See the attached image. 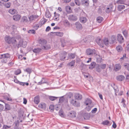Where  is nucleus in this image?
<instances>
[{
	"label": "nucleus",
	"instance_id": "obj_1",
	"mask_svg": "<svg viewBox=\"0 0 129 129\" xmlns=\"http://www.w3.org/2000/svg\"><path fill=\"white\" fill-rule=\"evenodd\" d=\"M39 45L42 49L47 50L50 49L51 47L49 45L47 44V41L43 39H40L38 41Z\"/></svg>",
	"mask_w": 129,
	"mask_h": 129
},
{
	"label": "nucleus",
	"instance_id": "obj_2",
	"mask_svg": "<svg viewBox=\"0 0 129 129\" xmlns=\"http://www.w3.org/2000/svg\"><path fill=\"white\" fill-rule=\"evenodd\" d=\"M10 55L8 53L2 54L0 57V58L1 59V62L4 63H6L7 59L10 57Z\"/></svg>",
	"mask_w": 129,
	"mask_h": 129
},
{
	"label": "nucleus",
	"instance_id": "obj_3",
	"mask_svg": "<svg viewBox=\"0 0 129 129\" xmlns=\"http://www.w3.org/2000/svg\"><path fill=\"white\" fill-rule=\"evenodd\" d=\"M5 40L6 42L8 44H10L11 43H13L16 41V40L13 38H11L8 36H6Z\"/></svg>",
	"mask_w": 129,
	"mask_h": 129
},
{
	"label": "nucleus",
	"instance_id": "obj_4",
	"mask_svg": "<svg viewBox=\"0 0 129 129\" xmlns=\"http://www.w3.org/2000/svg\"><path fill=\"white\" fill-rule=\"evenodd\" d=\"M70 102L75 106L78 107L80 106V103L73 99H71L70 101Z\"/></svg>",
	"mask_w": 129,
	"mask_h": 129
},
{
	"label": "nucleus",
	"instance_id": "obj_5",
	"mask_svg": "<svg viewBox=\"0 0 129 129\" xmlns=\"http://www.w3.org/2000/svg\"><path fill=\"white\" fill-rule=\"evenodd\" d=\"M27 44V43L26 42H24L23 40L21 39L19 41V43L18 44V47L22 46L23 47H25L26 46Z\"/></svg>",
	"mask_w": 129,
	"mask_h": 129
},
{
	"label": "nucleus",
	"instance_id": "obj_6",
	"mask_svg": "<svg viewBox=\"0 0 129 129\" xmlns=\"http://www.w3.org/2000/svg\"><path fill=\"white\" fill-rule=\"evenodd\" d=\"M86 53L88 55H92L95 53L94 49H89L86 50Z\"/></svg>",
	"mask_w": 129,
	"mask_h": 129
},
{
	"label": "nucleus",
	"instance_id": "obj_7",
	"mask_svg": "<svg viewBox=\"0 0 129 129\" xmlns=\"http://www.w3.org/2000/svg\"><path fill=\"white\" fill-rule=\"evenodd\" d=\"M96 41L97 44L101 47H103L104 45L103 41L100 38H98L96 40Z\"/></svg>",
	"mask_w": 129,
	"mask_h": 129
},
{
	"label": "nucleus",
	"instance_id": "obj_8",
	"mask_svg": "<svg viewBox=\"0 0 129 129\" xmlns=\"http://www.w3.org/2000/svg\"><path fill=\"white\" fill-rule=\"evenodd\" d=\"M68 18L70 20L75 21L77 19V17L74 15L70 14L68 16Z\"/></svg>",
	"mask_w": 129,
	"mask_h": 129
},
{
	"label": "nucleus",
	"instance_id": "obj_9",
	"mask_svg": "<svg viewBox=\"0 0 129 129\" xmlns=\"http://www.w3.org/2000/svg\"><path fill=\"white\" fill-rule=\"evenodd\" d=\"M81 3L84 6H88L89 5V0H81Z\"/></svg>",
	"mask_w": 129,
	"mask_h": 129
},
{
	"label": "nucleus",
	"instance_id": "obj_10",
	"mask_svg": "<svg viewBox=\"0 0 129 129\" xmlns=\"http://www.w3.org/2000/svg\"><path fill=\"white\" fill-rule=\"evenodd\" d=\"M117 40L120 43H122L123 41V38L121 34H118L117 36Z\"/></svg>",
	"mask_w": 129,
	"mask_h": 129
},
{
	"label": "nucleus",
	"instance_id": "obj_11",
	"mask_svg": "<svg viewBox=\"0 0 129 129\" xmlns=\"http://www.w3.org/2000/svg\"><path fill=\"white\" fill-rule=\"evenodd\" d=\"M116 41V38L115 36H112L111 39L109 40V42L110 44H112Z\"/></svg>",
	"mask_w": 129,
	"mask_h": 129
},
{
	"label": "nucleus",
	"instance_id": "obj_12",
	"mask_svg": "<svg viewBox=\"0 0 129 129\" xmlns=\"http://www.w3.org/2000/svg\"><path fill=\"white\" fill-rule=\"evenodd\" d=\"M75 99L78 100L81 99L82 98V96L79 93H75L74 96Z\"/></svg>",
	"mask_w": 129,
	"mask_h": 129
},
{
	"label": "nucleus",
	"instance_id": "obj_13",
	"mask_svg": "<svg viewBox=\"0 0 129 129\" xmlns=\"http://www.w3.org/2000/svg\"><path fill=\"white\" fill-rule=\"evenodd\" d=\"M75 25L77 29L79 30L82 29V25L79 22H76Z\"/></svg>",
	"mask_w": 129,
	"mask_h": 129
},
{
	"label": "nucleus",
	"instance_id": "obj_14",
	"mask_svg": "<svg viewBox=\"0 0 129 129\" xmlns=\"http://www.w3.org/2000/svg\"><path fill=\"white\" fill-rule=\"evenodd\" d=\"M21 18V16L18 14L15 15L13 16V18L14 20L17 21L19 20Z\"/></svg>",
	"mask_w": 129,
	"mask_h": 129
},
{
	"label": "nucleus",
	"instance_id": "obj_15",
	"mask_svg": "<svg viewBox=\"0 0 129 129\" xmlns=\"http://www.w3.org/2000/svg\"><path fill=\"white\" fill-rule=\"evenodd\" d=\"M38 17V16L35 15H32L29 16L28 17L30 21L31 22L33 20H34Z\"/></svg>",
	"mask_w": 129,
	"mask_h": 129
},
{
	"label": "nucleus",
	"instance_id": "obj_16",
	"mask_svg": "<svg viewBox=\"0 0 129 129\" xmlns=\"http://www.w3.org/2000/svg\"><path fill=\"white\" fill-rule=\"evenodd\" d=\"M67 53L66 52H64L62 54H61L60 57V60L61 61H63L67 56Z\"/></svg>",
	"mask_w": 129,
	"mask_h": 129
},
{
	"label": "nucleus",
	"instance_id": "obj_17",
	"mask_svg": "<svg viewBox=\"0 0 129 129\" xmlns=\"http://www.w3.org/2000/svg\"><path fill=\"white\" fill-rule=\"evenodd\" d=\"M10 95L7 94L4 96V98L6 100L9 101H12V99L10 97Z\"/></svg>",
	"mask_w": 129,
	"mask_h": 129
},
{
	"label": "nucleus",
	"instance_id": "obj_18",
	"mask_svg": "<svg viewBox=\"0 0 129 129\" xmlns=\"http://www.w3.org/2000/svg\"><path fill=\"white\" fill-rule=\"evenodd\" d=\"M80 20L81 23H84L87 22V20L85 17H80Z\"/></svg>",
	"mask_w": 129,
	"mask_h": 129
},
{
	"label": "nucleus",
	"instance_id": "obj_19",
	"mask_svg": "<svg viewBox=\"0 0 129 129\" xmlns=\"http://www.w3.org/2000/svg\"><path fill=\"white\" fill-rule=\"evenodd\" d=\"M121 68V65L119 64H116L115 66L114 69L115 71H117L120 70Z\"/></svg>",
	"mask_w": 129,
	"mask_h": 129
},
{
	"label": "nucleus",
	"instance_id": "obj_20",
	"mask_svg": "<svg viewBox=\"0 0 129 129\" xmlns=\"http://www.w3.org/2000/svg\"><path fill=\"white\" fill-rule=\"evenodd\" d=\"M76 115V113L74 111H71L68 114V115L72 118L75 117Z\"/></svg>",
	"mask_w": 129,
	"mask_h": 129
},
{
	"label": "nucleus",
	"instance_id": "obj_21",
	"mask_svg": "<svg viewBox=\"0 0 129 129\" xmlns=\"http://www.w3.org/2000/svg\"><path fill=\"white\" fill-rule=\"evenodd\" d=\"M125 78L124 77L123 75H120L116 77L117 80L119 81H121L124 80Z\"/></svg>",
	"mask_w": 129,
	"mask_h": 129
},
{
	"label": "nucleus",
	"instance_id": "obj_22",
	"mask_svg": "<svg viewBox=\"0 0 129 129\" xmlns=\"http://www.w3.org/2000/svg\"><path fill=\"white\" fill-rule=\"evenodd\" d=\"M51 33L54 34L55 35L58 36L60 37H62L63 35V33L62 32H52Z\"/></svg>",
	"mask_w": 129,
	"mask_h": 129
},
{
	"label": "nucleus",
	"instance_id": "obj_23",
	"mask_svg": "<svg viewBox=\"0 0 129 129\" xmlns=\"http://www.w3.org/2000/svg\"><path fill=\"white\" fill-rule=\"evenodd\" d=\"M76 55L75 53H71L68 54V58L69 59H74L76 57Z\"/></svg>",
	"mask_w": 129,
	"mask_h": 129
},
{
	"label": "nucleus",
	"instance_id": "obj_24",
	"mask_svg": "<svg viewBox=\"0 0 129 129\" xmlns=\"http://www.w3.org/2000/svg\"><path fill=\"white\" fill-rule=\"evenodd\" d=\"M34 102L35 103L38 104L39 102V96H35L34 99Z\"/></svg>",
	"mask_w": 129,
	"mask_h": 129
},
{
	"label": "nucleus",
	"instance_id": "obj_25",
	"mask_svg": "<svg viewBox=\"0 0 129 129\" xmlns=\"http://www.w3.org/2000/svg\"><path fill=\"white\" fill-rule=\"evenodd\" d=\"M63 22L64 25L66 26H69L70 25V23L67 20H65L63 21Z\"/></svg>",
	"mask_w": 129,
	"mask_h": 129
},
{
	"label": "nucleus",
	"instance_id": "obj_26",
	"mask_svg": "<svg viewBox=\"0 0 129 129\" xmlns=\"http://www.w3.org/2000/svg\"><path fill=\"white\" fill-rule=\"evenodd\" d=\"M47 82L46 81L44 78H42L41 81L37 83L38 85H41L42 84L47 83Z\"/></svg>",
	"mask_w": 129,
	"mask_h": 129
},
{
	"label": "nucleus",
	"instance_id": "obj_27",
	"mask_svg": "<svg viewBox=\"0 0 129 129\" xmlns=\"http://www.w3.org/2000/svg\"><path fill=\"white\" fill-rule=\"evenodd\" d=\"M41 109H45L46 108V105L44 103H41L38 106Z\"/></svg>",
	"mask_w": 129,
	"mask_h": 129
},
{
	"label": "nucleus",
	"instance_id": "obj_28",
	"mask_svg": "<svg viewBox=\"0 0 129 129\" xmlns=\"http://www.w3.org/2000/svg\"><path fill=\"white\" fill-rule=\"evenodd\" d=\"M21 22H27L28 21L27 18L26 16L23 17L21 19Z\"/></svg>",
	"mask_w": 129,
	"mask_h": 129
},
{
	"label": "nucleus",
	"instance_id": "obj_29",
	"mask_svg": "<svg viewBox=\"0 0 129 129\" xmlns=\"http://www.w3.org/2000/svg\"><path fill=\"white\" fill-rule=\"evenodd\" d=\"M91 103V100L89 99H87L84 102V104L86 105L90 104Z\"/></svg>",
	"mask_w": 129,
	"mask_h": 129
},
{
	"label": "nucleus",
	"instance_id": "obj_30",
	"mask_svg": "<svg viewBox=\"0 0 129 129\" xmlns=\"http://www.w3.org/2000/svg\"><path fill=\"white\" fill-rule=\"evenodd\" d=\"M109 43V41L108 39L107 38L104 39L103 41V43H104L106 46L108 45Z\"/></svg>",
	"mask_w": 129,
	"mask_h": 129
},
{
	"label": "nucleus",
	"instance_id": "obj_31",
	"mask_svg": "<svg viewBox=\"0 0 129 129\" xmlns=\"http://www.w3.org/2000/svg\"><path fill=\"white\" fill-rule=\"evenodd\" d=\"M103 18L101 16L98 17L96 18L97 21L99 23H101L103 20Z\"/></svg>",
	"mask_w": 129,
	"mask_h": 129
},
{
	"label": "nucleus",
	"instance_id": "obj_32",
	"mask_svg": "<svg viewBox=\"0 0 129 129\" xmlns=\"http://www.w3.org/2000/svg\"><path fill=\"white\" fill-rule=\"evenodd\" d=\"M110 8H108L106 10V12L107 13H109L111 11L113 7L112 5H111Z\"/></svg>",
	"mask_w": 129,
	"mask_h": 129
},
{
	"label": "nucleus",
	"instance_id": "obj_33",
	"mask_svg": "<svg viewBox=\"0 0 129 129\" xmlns=\"http://www.w3.org/2000/svg\"><path fill=\"white\" fill-rule=\"evenodd\" d=\"M41 49L39 48H35L33 50V52L35 53H38L41 51Z\"/></svg>",
	"mask_w": 129,
	"mask_h": 129
},
{
	"label": "nucleus",
	"instance_id": "obj_34",
	"mask_svg": "<svg viewBox=\"0 0 129 129\" xmlns=\"http://www.w3.org/2000/svg\"><path fill=\"white\" fill-rule=\"evenodd\" d=\"M66 11L69 13H70L72 11L71 7L69 6H67L66 7Z\"/></svg>",
	"mask_w": 129,
	"mask_h": 129
},
{
	"label": "nucleus",
	"instance_id": "obj_35",
	"mask_svg": "<svg viewBox=\"0 0 129 129\" xmlns=\"http://www.w3.org/2000/svg\"><path fill=\"white\" fill-rule=\"evenodd\" d=\"M96 64L94 62H92L89 66V68L90 69H92L94 68Z\"/></svg>",
	"mask_w": 129,
	"mask_h": 129
},
{
	"label": "nucleus",
	"instance_id": "obj_36",
	"mask_svg": "<svg viewBox=\"0 0 129 129\" xmlns=\"http://www.w3.org/2000/svg\"><path fill=\"white\" fill-rule=\"evenodd\" d=\"M11 109V107L10 105L8 104H5V110L8 111L9 110Z\"/></svg>",
	"mask_w": 129,
	"mask_h": 129
},
{
	"label": "nucleus",
	"instance_id": "obj_37",
	"mask_svg": "<svg viewBox=\"0 0 129 129\" xmlns=\"http://www.w3.org/2000/svg\"><path fill=\"white\" fill-rule=\"evenodd\" d=\"M116 49L118 52H120L122 50V47L120 46H118L116 47Z\"/></svg>",
	"mask_w": 129,
	"mask_h": 129
},
{
	"label": "nucleus",
	"instance_id": "obj_38",
	"mask_svg": "<svg viewBox=\"0 0 129 129\" xmlns=\"http://www.w3.org/2000/svg\"><path fill=\"white\" fill-rule=\"evenodd\" d=\"M102 124L104 125H110V122L107 120L103 121L102 122Z\"/></svg>",
	"mask_w": 129,
	"mask_h": 129
},
{
	"label": "nucleus",
	"instance_id": "obj_39",
	"mask_svg": "<svg viewBox=\"0 0 129 129\" xmlns=\"http://www.w3.org/2000/svg\"><path fill=\"white\" fill-rule=\"evenodd\" d=\"M123 66L125 68L129 71V64L127 63H124L123 64Z\"/></svg>",
	"mask_w": 129,
	"mask_h": 129
},
{
	"label": "nucleus",
	"instance_id": "obj_40",
	"mask_svg": "<svg viewBox=\"0 0 129 129\" xmlns=\"http://www.w3.org/2000/svg\"><path fill=\"white\" fill-rule=\"evenodd\" d=\"M125 6L123 5H119L118 6V9L120 11L124 9Z\"/></svg>",
	"mask_w": 129,
	"mask_h": 129
},
{
	"label": "nucleus",
	"instance_id": "obj_41",
	"mask_svg": "<svg viewBox=\"0 0 129 129\" xmlns=\"http://www.w3.org/2000/svg\"><path fill=\"white\" fill-rule=\"evenodd\" d=\"M75 63V60H73L70 62L69 63L68 65L69 66L71 67L74 66Z\"/></svg>",
	"mask_w": 129,
	"mask_h": 129
},
{
	"label": "nucleus",
	"instance_id": "obj_42",
	"mask_svg": "<svg viewBox=\"0 0 129 129\" xmlns=\"http://www.w3.org/2000/svg\"><path fill=\"white\" fill-rule=\"evenodd\" d=\"M125 2V0H118L117 1L116 3L118 4H124Z\"/></svg>",
	"mask_w": 129,
	"mask_h": 129
},
{
	"label": "nucleus",
	"instance_id": "obj_43",
	"mask_svg": "<svg viewBox=\"0 0 129 129\" xmlns=\"http://www.w3.org/2000/svg\"><path fill=\"white\" fill-rule=\"evenodd\" d=\"M21 73V70L18 69L15 72V74L16 75H18Z\"/></svg>",
	"mask_w": 129,
	"mask_h": 129
},
{
	"label": "nucleus",
	"instance_id": "obj_44",
	"mask_svg": "<svg viewBox=\"0 0 129 129\" xmlns=\"http://www.w3.org/2000/svg\"><path fill=\"white\" fill-rule=\"evenodd\" d=\"M57 98V97H56L50 96L49 97V99H50V100L52 101H53L56 100Z\"/></svg>",
	"mask_w": 129,
	"mask_h": 129
},
{
	"label": "nucleus",
	"instance_id": "obj_45",
	"mask_svg": "<svg viewBox=\"0 0 129 129\" xmlns=\"http://www.w3.org/2000/svg\"><path fill=\"white\" fill-rule=\"evenodd\" d=\"M19 122L18 120L15 121L14 123V124L15 126V127H17L19 125Z\"/></svg>",
	"mask_w": 129,
	"mask_h": 129
},
{
	"label": "nucleus",
	"instance_id": "obj_46",
	"mask_svg": "<svg viewBox=\"0 0 129 129\" xmlns=\"http://www.w3.org/2000/svg\"><path fill=\"white\" fill-rule=\"evenodd\" d=\"M16 10L15 9H11L9 11V13L12 14H13L15 13Z\"/></svg>",
	"mask_w": 129,
	"mask_h": 129
},
{
	"label": "nucleus",
	"instance_id": "obj_47",
	"mask_svg": "<svg viewBox=\"0 0 129 129\" xmlns=\"http://www.w3.org/2000/svg\"><path fill=\"white\" fill-rule=\"evenodd\" d=\"M24 71L29 74H30L31 71V69L29 68L26 69Z\"/></svg>",
	"mask_w": 129,
	"mask_h": 129
},
{
	"label": "nucleus",
	"instance_id": "obj_48",
	"mask_svg": "<svg viewBox=\"0 0 129 129\" xmlns=\"http://www.w3.org/2000/svg\"><path fill=\"white\" fill-rule=\"evenodd\" d=\"M59 115L61 117H63L64 115L63 113V112L62 110H59Z\"/></svg>",
	"mask_w": 129,
	"mask_h": 129
},
{
	"label": "nucleus",
	"instance_id": "obj_49",
	"mask_svg": "<svg viewBox=\"0 0 129 129\" xmlns=\"http://www.w3.org/2000/svg\"><path fill=\"white\" fill-rule=\"evenodd\" d=\"M27 32L28 33L33 34H34L35 33V31L34 30H29Z\"/></svg>",
	"mask_w": 129,
	"mask_h": 129
},
{
	"label": "nucleus",
	"instance_id": "obj_50",
	"mask_svg": "<svg viewBox=\"0 0 129 129\" xmlns=\"http://www.w3.org/2000/svg\"><path fill=\"white\" fill-rule=\"evenodd\" d=\"M100 66V67L101 68V69H105L106 67V64H103Z\"/></svg>",
	"mask_w": 129,
	"mask_h": 129
},
{
	"label": "nucleus",
	"instance_id": "obj_51",
	"mask_svg": "<svg viewBox=\"0 0 129 129\" xmlns=\"http://www.w3.org/2000/svg\"><path fill=\"white\" fill-rule=\"evenodd\" d=\"M75 3L78 6H80L81 4V2H80L79 0H75Z\"/></svg>",
	"mask_w": 129,
	"mask_h": 129
},
{
	"label": "nucleus",
	"instance_id": "obj_52",
	"mask_svg": "<svg viewBox=\"0 0 129 129\" xmlns=\"http://www.w3.org/2000/svg\"><path fill=\"white\" fill-rule=\"evenodd\" d=\"M123 33L125 37L127 36V31L126 30H124L123 31Z\"/></svg>",
	"mask_w": 129,
	"mask_h": 129
},
{
	"label": "nucleus",
	"instance_id": "obj_53",
	"mask_svg": "<svg viewBox=\"0 0 129 129\" xmlns=\"http://www.w3.org/2000/svg\"><path fill=\"white\" fill-rule=\"evenodd\" d=\"M101 68L100 66H99L96 68V71L98 72H100L101 71Z\"/></svg>",
	"mask_w": 129,
	"mask_h": 129
},
{
	"label": "nucleus",
	"instance_id": "obj_54",
	"mask_svg": "<svg viewBox=\"0 0 129 129\" xmlns=\"http://www.w3.org/2000/svg\"><path fill=\"white\" fill-rule=\"evenodd\" d=\"M11 4L10 3H6L5 5V6L7 8H9L11 6Z\"/></svg>",
	"mask_w": 129,
	"mask_h": 129
},
{
	"label": "nucleus",
	"instance_id": "obj_55",
	"mask_svg": "<svg viewBox=\"0 0 129 129\" xmlns=\"http://www.w3.org/2000/svg\"><path fill=\"white\" fill-rule=\"evenodd\" d=\"M49 109L51 111H53L54 109V107L53 105H50L49 107Z\"/></svg>",
	"mask_w": 129,
	"mask_h": 129
},
{
	"label": "nucleus",
	"instance_id": "obj_56",
	"mask_svg": "<svg viewBox=\"0 0 129 129\" xmlns=\"http://www.w3.org/2000/svg\"><path fill=\"white\" fill-rule=\"evenodd\" d=\"M46 21L45 20H43L40 22V26H41L45 24Z\"/></svg>",
	"mask_w": 129,
	"mask_h": 129
},
{
	"label": "nucleus",
	"instance_id": "obj_57",
	"mask_svg": "<svg viewBox=\"0 0 129 129\" xmlns=\"http://www.w3.org/2000/svg\"><path fill=\"white\" fill-rule=\"evenodd\" d=\"M4 109V106L3 105L0 104V111L3 110Z\"/></svg>",
	"mask_w": 129,
	"mask_h": 129
},
{
	"label": "nucleus",
	"instance_id": "obj_58",
	"mask_svg": "<svg viewBox=\"0 0 129 129\" xmlns=\"http://www.w3.org/2000/svg\"><path fill=\"white\" fill-rule=\"evenodd\" d=\"M11 126H7L6 125H4L3 126V128L4 129L8 128H10Z\"/></svg>",
	"mask_w": 129,
	"mask_h": 129
},
{
	"label": "nucleus",
	"instance_id": "obj_59",
	"mask_svg": "<svg viewBox=\"0 0 129 129\" xmlns=\"http://www.w3.org/2000/svg\"><path fill=\"white\" fill-rule=\"evenodd\" d=\"M97 110V109L96 108H94L91 111V112L93 113H95Z\"/></svg>",
	"mask_w": 129,
	"mask_h": 129
},
{
	"label": "nucleus",
	"instance_id": "obj_60",
	"mask_svg": "<svg viewBox=\"0 0 129 129\" xmlns=\"http://www.w3.org/2000/svg\"><path fill=\"white\" fill-rule=\"evenodd\" d=\"M113 124L112 125V126L114 128H116V125L114 121H113Z\"/></svg>",
	"mask_w": 129,
	"mask_h": 129
},
{
	"label": "nucleus",
	"instance_id": "obj_61",
	"mask_svg": "<svg viewBox=\"0 0 129 129\" xmlns=\"http://www.w3.org/2000/svg\"><path fill=\"white\" fill-rule=\"evenodd\" d=\"M18 83H19L20 85L24 86L25 85V82H21L20 81H18Z\"/></svg>",
	"mask_w": 129,
	"mask_h": 129
},
{
	"label": "nucleus",
	"instance_id": "obj_62",
	"mask_svg": "<svg viewBox=\"0 0 129 129\" xmlns=\"http://www.w3.org/2000/svg\"><path fill=\"white\" fill-rule=\"evenodd\" d=\"M126 58V54H124L123 55L122 57L120 59L121 60H123L124 59Z\"/></svg>",
	"mask_w": 129,
	"mask_h": 129
},
{
	"label": "nucleus",
	"instance_id": "obj_63",
	"mask_svg": "<svg viewBox=\"0 0 129 129\" xmlns=\"http://www.w3.org/2000/svg\"><path fill=\"white\" fill-rule=\"evenodd\" d=\"M50 29H51L50 27L49 26H48L47 27L46 29V31H48Z\"/></svg>",
	"mask_w": 129,
	"mask_h": 129
},
{
	"label": "nucleus",
	"instance_id": "obj_64",
	"mask_svg": "<svg viewBox=\"0 0 129 129\" xmlns=\"http://www.w3.org/2000/svg\"><path fill=\"white\" fill-rule=\"evenodd\" d=\"M91 108L89 106L88 107H87L86 108V110L89 111L91 109Z\"/></svg>",
	"mask_w": 129,
	"mask_h": 129
}]
</instances>
